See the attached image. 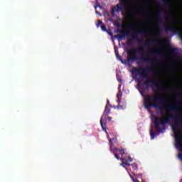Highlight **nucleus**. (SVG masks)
Wrapping results in <instances>:
<instances>
[{"label": "nucleus", "mask_w": 182, "mask_h": 182, "mask_svg": "<svg viewBox=\"0 0 182 182\" xmlns=\"http://www.w3.org/2000/svg\"><path fill=\"white\" fill-rule=\"evenodd\" d=\"M154 69L152 67H146V68H134L133 73H136V75H139L143 79H146L144 84H141L140 81L138 82L137 86L139 87V91L141 93V96L144 97V93H146V89H149L151 87L153 92L155 93H158L159 90H163V87L160 86L161 83V80H154L153 78L149 77V74L151 72H153Z\"/></svg>", "instance_id": "f257e3e1"}, {"label": "nucleus", "mask_w": 182, "mask_h": 182, "mask_svg": "<svg viewBox=\"0 0 182 182\" xmlns=\"http://www.w3.org/2000/svg\"><path fill=\"white\" fill-rule=\"evenodd\" d=\"M164 103H167L166 98L161 97L159 95H146L144 98V106L147 110H150L151 107L159 109L160 112L165 110L166 112H180L182 110L181 105L180 104H168L166 107Z\"/></svg>", "instance_id": "f03ea898"}, {"label": "nucleus", "mask_w": 182, "mask_h": 182, "mask_svg": "<svg viewBox=\"0 0 182 182\" xmlns=\"http://www.w3.org/2000/svg\"><path fill=\"white\" fill-rule=\"evenodd\" d=\"M127 54L128 55V59L126 60V62H130V60H141V62L151 63L152 66L157 65V60L151 58L153 55H159V56H163V55H164L161 50L157 48H150L149 51L146 53L143 47L127 50Z\"/></svg>", "instance_id": "7ed1b4c3"}, {"label": "nucleus", "mask_w": 182, "mask_h": 182, "mask_svg": "<svg viewBox=\"0 0 182 182\" xmlns=\"http://www.w3.org/2000/svg\"><path fill=\"white\" fill-rule=\"evenodd\" d=\"M173 119H174V115L171 113L166 114L164 120L161 117L156 115L151 117V119L155 124V129L159 133H164L166 132V124H168L170 120H173Z\"/></svg>", "instance_id": "20e7f679"}, {"label": "nucleus", "mask_w": 182, "mask_h": 182, "mask_svg": "<svg viewBox=\"0 0 182 182\" xmlns=\"http://www.w3.org/2000/svg\"><path fill=\"white\" fill-rule=\"evenodd\" d=\"M180 123H182V117H176L174 119V123L172 124V131L175 134L176 147L182 152V136L180 131Z\"/></svg>", "instance_id": "39448f33"}, {"label": "nucleus", "mask_w": 182, "mask_h": 182, "mask_svg": "<svg viewBox=\"0 0 182 182\" xmlns=\"http://www.w3.org/2000/svg\"><path fill=\"white\" fill-rule=\"evenodd\" d=\"M128 29H129V31H133L134 35L132 36V39L128 40L127 45L128 46L133 45V41H136L139 44L144 42V40H141L139 38V36L142 35V36H146V35L148 33L147 30L144 28L135 30L134 24L128 25Z\"/></svg>", "instance_id": "423d86ee"}, {"label": "nucleus", "mask_w": 182, "mask_h": 182, "mask_svg": "<svg viewBox=\"0 0 182 182\" xmlns=\"http://www.w3.org/2000/svg\"><path fill=\"white\" fill-rule=\"evenodd\" d=\"M150 43H152V45H156L157 46H160L161 45V43L160 41H158L157 39L155 38H151L148 40V41H146L144 45L146 46V48L150 47Z\"/></svg>", "instance_id": "0eeeda50"}, {"label": "nucleus", "mask_w": 182, "mask_h": 182, "mask_svg": "<svg viewBox=\"0 0 182 182\" xmlns=\"http://www.w3.org/2000/svg\"><path fill=\"white\" fill-rule=\"evenodd\" d=\"M117 33H121L122 35H116L115 38H117V39H124V38L127 36H129V32H123L120 30H117Z\"/></svg>", "instance_id": "6e6552de"}, {"label": "nucleus", "mask_w": 182, "mask_h": 182, "mask_svg": "<svg viewBox=\"0 0 182 182\" xmlns=\"http://www.w3.org/2000/svg\"><path fill=\"white\" fill-rule=\"evenodd\" d=\"M162 12L163 10H158L156 11V22H157V23H160V22H161V15Z\"/></svg>", "instance_id": "1a4fd4ad"}, {"label": "nucleus", "mask_w": 182, "mask_h": 182, "mask_svg": "<svg viewBox=\"0 0 182 182\" xmlns=\"http://www.w3.org/2000/svg\"><path fill=\"white\" fill-rule=\"evenodd\" d=\"M178 48H171L168 53H169V55H172L173 56H177V55H178Z\"/></svg>", "instance_id": "9d476101"}, {"label": "nucleus", "mask_w": 182, "mask_h": 182, "mask_svg": "<svg viewBox=\"0 0 182 182\" xmlns=\"http://www.w3.org/2000/svg\"><path fill=\"white\" fill-rule=\"evenodd\" d=\"M110 107H105L102 117H105L106 119V117H107L109 114H110Z\"/></svg>", "instance_id": "9b49d317"}, {"label": "nucleus", "mask_w": 182, "mask_h": 182, "mask_svg": "<svg viewBox=\"0 0 182 182\" xmlns=\"http://www.w3.org/2000/svg\"><path fill=\"white\" fill-rule=\"evenodd\" d=\"M100 124L102 130L105 132V133H107V127L106 126V122H104L103 123V117L100 119Z\"/></svg>", "instance_id": "f8f14e48"}, {"label": "nucleus", "mask_w": 182, "mask_h": 182, "mask_svg": "<svg viewBox=\"0 0 182 182\" xmlns=\"http://www.w3.org/2000/svg\"><path fill=\"white\" fill-rule=\"evenodd\" d=\"M120 160H122V163L121 164V166H122V167H126V166H131L129 163H127V161H126L124 158H121Z\"/></svg>", "instance_id": "ddd939ff"}, {"label": "nucleus", "mask_w": 182, "mask_h": 182, "mask_svg": "<svg viewBox=\"0 0 182 182\" xmlns=\"http://www.w3.org/2000/svg\"><path fill=\"white\" fill-rule=\"evenodd\" d=\"M150 135H151V139L153 140V139H154L156 137V132H154V130L153 129V128H151L150 129Z\"/></svg>", "instance_id": "4468645a"}, {"label": "nucleus", "mask_w": 182, "mask_h": 182, "mask_svg": "<svg viewBox=\"0 0 182 182\" xmlns=\"http://www.w3.org/2000/svg\"><path fill=\"white\" fill-rule=\"evenodd\" d=\"M166 21H171L172 25H176V23H177V21L171 19V16H166Z\"/></svg>", "instance_id": "2eb2a0df"}, {"label": "nucleus", "mask_w": 182, "mask_h": 182, "mask_svg": "<svg viewBox=\"0 0 182 182\" xmlns=\"http://www.w3.org/2000/svg\"><path fill=\"white\" fill-rule=\"evenodd\" d=\"M129 2L127 1V0H119V4H117V5H128Z\"/></svg>", "instance_id": "dca6fc26"}, {"label": "nucleus", "mask_w": 182, "mask_h": 182, "mask_svg": "<svg viewBox=\"0 0 182 182\" xmlns=\"http://www.w3.org/2000/svg\"><path fill=\"white\" fill-rule=\"evenodd\" d=\"M109 143L110 151H113V141H112V139H109Z\"/></svg>", "instance_id": "f3484780"}, {"label": "nucleus", "mask_w": 182, "mask_h": 182, "mask_svg": "<svg viewBox=\"0 0 182 182\" xmlns=\"http://www.w3.org/2000/svg\"><path fill=\"white\" fill-rule=\"evenodd\" d=\"M130 166H132L133 171H136L139 168L136 164H131Z\"/></svg>", "instance_id": "a211bd4d"}, {"label": "nucleus", "mask_w": 182, "mask_h": 182, "mask_svg": "<svg viewBox=\"0 0 182 182\" xmlns=\"http://www.w3.org/2000/svg\"><path fill=\"white\" fill-rule=\"evenodd\" d=\"M162 2L165 4V6H170V1L168 0H162Z\"/></svg>", "instance_id": "6ab92c4d"}, {"label": "nucleus", "mask_w": 182, "mask_h": 182, "mask_svg": "<svg viewBox=\"0 0 182 182\" xmlns=\"http://www.w3.org/2000/svg\"><path fill=\"white\" fill-rule=\"evenodd\" d=\"M101 29L103 31V32H107V28H106L105 25H101Z\"/></svg>", "instance_id": "aec40b11"}, {"label": "nucleus", "mask_w": 182, "mask_h": 182, "mask_svg": "<svg viewBox=\"0 0 182 182\" xmlns=\"http://www.w3.org/2000/svg\"><path fill=\"white\" fill-rule=\"evenodd\" d=\"M111 151H112V153H113V154H114V157L116 158V159L119 160V155L117 154V153L114 151V150H112Z\"/></svg>", "instance_id": "412c9836"}, {"label": "nucleus", "mask_w": 182, "mask_h": 182, "mask_svg": "<svg viewBox=\"0 0 182 182\" xmlns=\"http://www.w3.org/2000/svg\"><path fill=\"white\" fill-rule=\"evenodd\" d=\"M97 28H99L100 26V25L103 24V21H102V20H98L97 21Z\"/></svg>", "instance_id": "4be33fe9"}, {"label": "nucleus", "mask_w": 182, "mask_h": 182, "mask_svg": "<svg viewBox=\"0 0 182 182\" xmlns=\"http://www.w3.org/2000/svg\"><path fill=\"white\" fill-rule=\"evenodd\" d=\"M133 174L135 176V177H137V178H141V173L134 174V172H133Z\"/></svg>", "instance_id": "5701e85b"}, {"label": "nucleus", "mask_w": 182, "mask_h": 182, "mask_svg": "<svg viewBox=\"0 0 182 182\" xmlns=\"http://www.w3.org/2000/svg\"><path fill=\"white\" fill-rule=\"evenodd\" d=\"M122 95L123 94L122 93V91H119L117 95V99H120V97H122Z\"/></svg>", "instance_id": "b1692460"}, {"label": "nucleus", "mask_w": 182, "mask_h": 182, "mask_svg": "<svg viewBox=\"0 0 182 182\" xmlns=\"http://www.w3.org/2000/svg\"><path fill=\"white\" fill-rule=\"evenodd\" d=\"M105 107H112L110 105V101L109 100H107V105H106Z\"/></svg>", "instance_id": "393cba45"}, {"label": "nucleus", "mask_w": 182, "mask_h": 182, "mask_svg": "<svg viewBox=\"0 0 182 182\" xmlns=\"http://www.w3.org/2000/svg\"><path fill=\"white\" fill-rule=\"evenodd\" d=\"M139 14H141V15H144V14H146V10L144 9H141L139 11Z\"/></svg>", "instance_id": "a878e982"}, {"label": "nucleus", "mask_w": 182, "mask_h": 182, "mask_svg": "<svg viewBox=\"0 0 182 182\" xmlns=\"http://www.w3.org/2000/svg\"><path fill=\"white\" fill-rule=\"evenodd\" d=\"M119 154H121V156H123L124 154H125L124 149H120Z\"/></svg>", "instance_id": "bb28decb"}, {"label": "nucleus", "mask_w": 182, "mask_h": 182, "mask_svg": "<svg viewBox=\"0 0 182 182\" xmlns=\"http://www.w3.org/2000/svg\"><path fill=\"white\" fill-rule=\"evenodd\" d=\"M113 150H114V151L115 153H117V152L119 153L121 149H119V148H114V149H113Z\"/></svg>", "instance_id": "cd10ccee"}, {"label": "nucleus", "mask_w": 182, "mask_h": 182, "mask_svg": "<svg viewBox=\"0 0 182 182\" xmlns=\"http://www.w3.org/2000/svg\"><path fill=\"white\" fill-rule=\"evenodd\" d=\"M156 34L159 35V36L161 35V31L160 29H158L156 31Z\"/></svg>", "instance_id": "c85d7f7f"}, {"label": "nucleus", "mask_w": 182, "mask_h": 182, "mask_svg": "<svg viewBox=\"0 0 182 182\" xmlns=\"http://www.w3.org/2000/svg\"><path fill=\"white\" fill-rule=\"evenodd\" d=\"M127 161H129L130 163H132V161H133L132 156H128Z\"/></svg>", "instance_id": "c756f323"}, {"label": "nucleus", "mask_w": 182, "mask_h": 182, "mask_svg": "<svg viewBox=\"0 0 182 182\" xmlns=\"http://www.w3.org/2000/svg\"><path fill=\"white\" fill-rule=\"evenodd\" d=\"M116 26H117V28H120L122 27V24L121 23H116Z\"/></svg>", "instance_id": "7c9ffc66"}, {"label": "nucleus", "mask_w": 182, "mask_h": 182, "mask_svg": "<svg viewBox=\"0 0 182 182\" xmlns=\"http://www.w3.org/2000/svg\"><path fill=\"white\" fill-rule=\"evenodd\" d=\"M95 14H97V15H100V16H102V14L97 10H95Z\"/></svg>", "instance_id": "2f4dec72"}, {"label": "nucleus", "mask_w": 182, "mask_h": 182, "mask_svg": "<svg viewBox=\"0 0 182 182\" xmlns=\"http://www.w3.org/2000/svg\"><path fill=\"white\" fill-rule=\"evenodd\" d=\"M116 56H117V58H122V56H120V55H119V52H116Z\"/></svg>", "instance_id": "473e14b6"}, {"label": "nucleus", "mask_w": 182, "mask_h": 182, "mask_svg": "<svg viewBox=\"0 0 182 182\" xmlns=\"http://www.w3.org/2000/svg\"><path fill=\"white\" fill-rule=\"evenodd\" d=\"M107 119L108 120V122H112V117H107Z\"/></svg>", "instance_id": "72a5a7b5"}, {"label": "nucleus", "mask_w": 182, "mask_h": 182, "mask_svg": "<svg viewBox=\"0 0 182 182\" xmlns=\"http://www.w3.org/2000/svg\"><path fill=\"white\" fill-rule=\"evenodd\" d=\"M117 109H123V106H122V105H118V106H117Z\"/></svg>", "instance_id": "f704fd0d"}, {"label": "nucleus", "mask_w": 182, "mask_h": 182, "mask_svg": "<svg viewBox=\"0 0 182 182\" xmlns=\"http://www.w3.org/2000/svg\"><path fill=\"white\" fill-rule=\"evenodd\" d=\"M132 181H133L134 182H140V181H139V179H135V178L132 179Z\"/></svg>", "instance_id": "c9c22d12"}, {"label": "nucleus", "mask_w": 182, "mask_h": 182, "mask_svg": "<svg viewBox=\"0 0 182 182\" xmlns=\"http://www.w3.org/2000/svg\"><path fill=\"white\" fill-rule=\"evenodd\" d=\"M129 177L132 178V180H134V177H133V176H132V174H129Z\"/></svg>", "instance_id": "e433bc0d"}, {"label": "nucleus", "mask_w": 182, "mask_h": 182, "mask_svg": "<svg viewBox=\"0 0 182 182\" xmlns=\"http://www.w3.org/2000/svg\"><path fill=\"white\" fill-rule=\"evenodd\" d=\"M178 157H179V159H181V160H182V155L181 154H179Z\"/></svg>", "instance_id": "4c0bfd02"}, {"label": "nucleus", "mask_w": 182, "mask_h": 182, "mask_svg": "<svg viewBox=\"0 0 182 182\" xmlns=\"http://www.w3.org/2000/svg\"><path fill=\"white\" fill-rule=\"evenodd\" d=\"M120 102H121V101H120V98H119L117 102H118V103H120Z\"/></svg>", "instance_id": "58836bf2"}, {"label": "nucleus", "mask_w": 182, "mask_h": 182, "mask_svg": "<svg viewBox=\"0 0 182 182\" xmlns=\"http://www.w3.org/2000/svg\"><path fill=\"white\" fill-rule=\"evenodd\" d=\"M109 35L112 36V35H113V33H109Z\"/></svg>", "instance_id": "ea45409f"}, {"label": "nucleus", "mask_w": 182, "mask_h": 182, "mask_svg": "<svg viewBox=\"0 0 182 182\" xmlns=\"http://www.w3.org/2000/svg\"><path fill=\"white\" fill-rule=\"evenodd\" d=\"M180 114L178 112L176 113V116H178Z\"/></svg>", "instance_id": "a19ab883"}, {"label": "nucleus", "mask_w": 182, "mask_h": 182, "mask_svg": "<svg viewBox=\"0 0 182 182\" xmlns=\"http://www.w3.org/2000/svg\"><path fill=\"white\" fill-rule=\"evenodd\" d=\"M95 9H96V8H97V6H95Z\"/></svg>", "instance_id": "79ce46f5"}, {"label": "nucleus", "mask_w": 182, "mask_h": 182, "mask_svg": "<svg viewBox=\"0 0 182 182\" xmlns=\"http://www.w3.org/2000/svg\"><path fill=\"white\" fill-rule=\"evenodd\" d=\"M168 47H169V48H171V46L168 45Z\"/></svg>", "instance_id": "37998d69"}, {"label": "nucleus", "mask_w": 182, "mask_h": 182, "mask_svg": "<svg viewBox=\"0 0 182 182\" xmlns=\"http://www.w3.org/2000/svg\"><path fill=\"white\" fill-rule=\"evenodd\" d=\"M121 62L123 63V60H121Z\"/></svg>", "instance_id": "c03bdc74"}, {"label": "nucleus", "mask_w": 182, "mask_h": 182, "mask_svg": "<svg viewBox=\"0 0 182 182\" xmlns=\"http://www.w3.org/2000/svg\"><path fill=\"white\" fill-rule=\"evenodd\" d=\"M166 43H167V41H166Z\"/></svg>", "instance_id": "a18cd8bd"}]
</instances>
